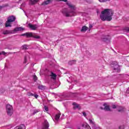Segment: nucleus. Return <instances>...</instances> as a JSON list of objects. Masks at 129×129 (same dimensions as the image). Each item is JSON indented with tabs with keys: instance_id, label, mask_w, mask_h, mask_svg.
Wrapping results in <instances>:
<instances>
[{
	"instance_id": "423d86ee",
	"label": "nucleus",
	"mask_w": 129,
	"mask_h": 129,
	"mask_svg": "<svg viewBox=\"0 0 129 129\" xmlns=\"http://www.w3.org/2000/svg\"><path fill=\"white\" fill-rule=\"evenodd\" d=\"M49 126H50L49 122L47 120H45L42 123V129H49Z\"/></svg>"
},
{
	"instance_id": "1a4fd4ad",
	"label": "nucleus",
	"mask_w": 129,
	"mask_h": 129,
	"mask_svg": "<svg viewBox=\"0 0 129 129\" xmlns=\"http://www.w3.org/2000/svg\"><path fill=\"white\" fill-rule=\"evenodd\" d=\"M73 105L74 106L73 108L75 110V109H77V108L78 109H81L80 106H79V104H77V103H76L75 102L73 103Z\"/></svg>"
},
{
	"instance_id": "2eb2a0df",
	"label": "nucleus",
	"mask_w": 129,
	"mask_h": 129,
	"mask_svg": "<svg viewBox=\"0 0 129 129\" xmlns=\"http://www.w3.org/2000/svg\"><path fill=\"white\" fill-rule=\"evenodd\" d=\"M104 110H107V111H109L110 110V108L109 107V106H107V104L106 103L104 104Z\"/></svg>"
},
{
	"instance_id": "ddd939ff",
	"label": "nucleus",
	"mask_w": 129,
	"mask_h": 129,
	"mask_svg": "<svg viewBox=\"0 0 129 129\" xmlns=\"http://www.w3.org/2000/svg\"><path fill=\"white\" fill-rule=\"evenodd\" d=\"M4 35H9L10 34H13V31L11 30H5L3 31Z\"/></svg>"
},
{
	"instance_id": "58836bf2",
	"label": "nucleus",
	"mask_w": 129,
	"mask_h": 129,
	"mask_svg": "<svg viewBox=\"0 0 129 129\" xmlns=\"http://www.w3.org/2000/svg\"><path fill=\"white\" fill-rule=\"evenodd\" d=\"M3 7L2 6H0V11L2 10V9H3Z\"/></svg>"
},
{
	"instance_id": "f8f14e48",
	"label": "nucleus",
	"mask_w": 129,
	"mask_h": 129,
	"mask_svg": "<svg viewBox=\"0 0 129 129\" xmlns=\"http://www.w3.org/2000/svg\"><path fill=\"white\" fill-rule=\"evenodd\" d=\"M51 3H53V0H46L44 1L42 5V6H44V5H49V4H51Z\"/></svg>"
},
{
	"instance_id": "a19ab883",
	"label": "nucleus",
	"mask_w": 129,
	"mask_h": 129,
	"mask_svg": "<svg viewBox=\"0 0 129 129\" xmlns=\"http://www.w3.org/2000/svg\"><path fill=\"white\" fill-rule=\"evenodd\" d=\"M56 2H61V0H55Z\"/></svg>"
},
{
	"instance_id": "c85d7f7f",
	"label": "nucleus",
	"mask_w": 129,
	"mask_h": 129,
	"mask_svg": "<svg viewBox=\"0 0 129 129\" xmlns=\"http://www.w3.org/2000/svg\"><path fill=\"white\" fill-rule=\"evenodd\" d=\"M39 111H40L39 109L35 110L33 112V114H36V113H37V112H39Z\"/></svg>"
},
{
	"instance_id": "f257e3e1",
	"label": "nucleus",
	"mask_w": 129,
	"mask_h": 129,
	"mask_svg": "<svg viewBox=\"0 0 129 129\" xmlns=\"http://www.w3.org/2000/svg\"><path fill=\"white\" fill-rule=\"evenodd\" d=\"M100 16V18L102 21H108L109 22L112 20L113 16V11L110 9H105L102 11Z\"/></svg>"
},
{
	"instance_id": "9b49d317",
	"label": "nucleus",
	"mask_w": 129,
	"mask_h": 129,
	"mask_svg": "<svg viewBox=\"0 0 129 129\" xmlns=\"http://www.w3.org/2000/svg\"><path fill=\"white\" fill-rule=\"evenodd\" d=\"M50 76V79L56 80V78L57 77V75H56V74L53 73V72H51Z\"/></svg>"
},
{
	"instance_id": "f704fd0d",
	"label": "nucleus",
	"mask_w": 129,
	"mask_h": 129,
	"mask_svg": "<svg viewBox=\"0 0 129 129\" xmlns=\"http://www.w3.org/2000/svg\"><path fill=\"white\" fill-rule=\"evenodd\" d=\"M112 108L114 109V108H116V106H115V105H112Z\"/></svg>"
},
{
	"instance_id": "c756f323",
	"label": "nucleus",
	"mask_w": 129,
	"mask_h": 129,
	"mask_svg": "<svg viewBox=\"0 0 129 129\" xmlns=\"http://www.w3.org/2000/svg\"><path fill=\"white\" fill-rule=\"evenodd\" d=\"M124 125H122L120 126H119V129H124Z\"/></svg>"
},
{
	"instance_id": "f03ea898",
	"label": "nucleus",
	"mask_w": 129,
	"mask_h": 129,
	"mask_svg": "<svg viewBox=\"0 0 129 129\" xmlns=\"http://www.w3.org/2000/svg\"><path fill=\"white\" fill-rule=\"evenodd\" d=\"M68 6H69V8L71 9V10H66L62 12V13L64 16L66 17H73V16H75V7L74 6L72 5L71 3H67Z\"/></svg>"
},
{
	"instance_id": "bb28decb",
	"label": "nucleus",
	"mask_w": 129,
	"mask_h": 129,
	"mask_svg": "<svg viewBox=\"0 0 129 129\" xmlns=\"http://www.w3.org/2000/svg\"><path fill=\"white\" fill-rule=\"evenodd\" d=\"M124 110V108H122V107H120V109H118V111H123Z\"/></svg>"
},
{
	"instance_id": "5701e85b",
	"label": "nucleus",
	"mask_w": 129,
	"mask_h": 129,
	"mask_svg": "<svg viewBox=\"0 0 129 129\" xmlns=\"http://www.w3.org/2000/svg\"><path fill=\"white\" fill-rule=\"evenodd\" d=\"M28 46L27 45L25 44L23 46H22V48L23 50H27L28 49Z\"/></svg>"
},
{
	"instance_id": "9d476101",
	"label": "nucleus",
	"mask_w": 129,
	"mask_h": 129,
	"mask_svg": "<svg viewBox=\"0 0 129 129\" xmlns=\"http://www.w3.org/2000/svg\"><path fill=\"white\" fill-rule=\"evenodd\" d=\"M33 34H34V33H33V32L26 33V38H33Z\"/></svg>"
},
{
	"instance_id": "dca6fc26",
	"label": "nucleus",
	"mask_w": 129,
	"mask_h": 129,
	"mask_svg": "<svg viewBox=\"0 0 129 129\" xmlns=\"http://www.w3.org/2000/svg\"><path fill=\"white\" fill-rule=\"evenodd\" d=\"M24 28L19 27H17L14 29V31L16 32H18L19 31H24Z\"/></svg>"
},
{
	"instance_id": "37998d69",
	"label": "nucleus",
	"mask_w": 129,
	"mask_h": 129,
	"mask_svg": "<svg viewBox=\"0 0 129 129\" xmlns=\"http://www.w3.org/2000/svg\"><path fill=\"white\" fill-rule=\"evenodd\" d=\"M0 55H2V52H0Z\"/></svg>"
},
{
	"instance_id": "0eeeda50",
	"label": "nucleus",
	"mask_w": 129,
	"mask_h": 129,
	"mask_svg": "<svg viewBox=\"0 0 129 129\" xmlns=\"http://www.w3.org/2000/svg\"><path fill=\"white\" fill-rule=\"evenodd\" d=\"M102 41L103 42H106V43H109L110 38L109 36H103L101 37Z\"/></svg>"
},
{
	"instance_id": "a211bd4d",
	"label": "nucleus",
	"mask_w": 129,
	"mask_h": 129,
	"mask_svg": "<svg viewBox=\"0 0 129 129\" xmlns=\"http://www.w3.org/2000/svg\"><path fill=\"white\" fill-rule=\"evenodd\" d=\"M60 115H61L60 113H58L55 115V119L56 120V121H58L59 120V118H60Z\"/></svg>"
},
{
	"instance_id": "393cba45",
	"label": "nucleus",
	"mask_w": 129,
	"mask_h": 129,
	"mask_svg": "<svg viewBox=\"0 0 129 129\" xmlns=\"http://www.w3.org/2000/svg\"><path fill=\"white\" fill-rule=\"evenodd\" d=\"M100 3H106V2H110V0H98Z\"/></svg>"
},
{
	"instance_id": "6ab92c4d",
	"label": "nucleus",
	"mask_w": 129,
	"mask_h": 129,
	"mask_svg": "<svg viewBox=\"0 0 129 129\" xmlns=\"http://www.w3.org/2000/svg\"><path fill=\"white\" fill-rule=\"evenodd\" d=\"M113 69L116 72H120V70L118 68V66H116V67L114 68Z\"/></svg>"
},
{
	"instance_id": "a878e982",
	"label": "nucleus",
	"mask_w": 129,
	"mask_h": 129,
	"mask_svg": "<svg viewBox=\"0 0 129 129\" xmlns=\"http://www.w3.org/2000/svg\"><path fill=\"white\" fill-rule=\"evenodd\" d=\"M33 80H34V81L38 80V78L37 77V76L36 75H33Z\"/></svg>"
},
{
	"instance_id": "4468645a",
	"label": "nucleus",
	"mask_w": 129,
	"mask_h": 129,
	"mask_svg": "<svg viewBox=\"0 0 129 129\" xmlns=\"http://www.w3.org/2000/svg\"><path fill=\"white\" fill-rule=\"evenodd\" d=\"M29 5H36L39 2V0H30Z\"/></svg>"
},
{
	"instance_id": "b1692460",
	"label": "nucleus",
	"mask_w": 129,
	"mask_h": 129,
	"mask_svg": "<svg viewBox=\"0 0 129 129\" xmlns=\"http://www.w3.org/2000/svg\"><path fill=\"white\" fill-rule=\"evenodd\" d=\"M27 95L28 96H34V94L32 93L31 92H28Z\"/></svg>"
},
{
	"instance_id": "e433bc0d",
	"label": "nucleus",
	"mask_w": 129,
	"mask_h": 129,
	"mask_svg": "<svg viewBox=\"0 0 129 129\" xmlns=\"http://www.w3.org/2000/svg\"><path fill=\"white\" fill-rule=\"evenodd\" d=\"M33 96H34V97H35V98H38V97L39 96L38 95H33Z\"/></svg>"
},
{
	"instance_id": "cd10ccee",
	"label": "nucleus",
	"mask_w": 129,
	"mask_h": 129,
	"mask_svg": "<svg viewBox=\"0 0 129 129\" xmlns=\"http://www.w3.org/2000/svg\"><path fill=\"white\" fill-rule=\"evenodd\" d=\"M49 108H48V106H44V111H48Z\"/></svg>"
},
{
	"instance_id": "aec40b11",
	"label": "nucleus",
	"mask_w": 129,
	"mask_h": 129,
	"mask_svg": "<svg viewBox=\"0 0 129 129\" xmlns=\"http://www.w3.org/2000/svg\"><path fill=\"white\" fill-rule=\"evenodd\" d=\"M45 86H43V85H39L38 87V89H40V90H44V89H45Z\"/></svg>"
},
{
	"instance_id": "6e6552de",
	"label": "nucleus",
	"mask_w": 129,
	"mask_h": 129,
	"mask_svg": "<svg viewBox=\"0 0 129 129\" xmlns=\"http://www.w3.org/2000/svg\"><path fill=\"white\" fill-rule=\"evenodd\" d=\"M89 121L90 124H92V125H93L92 126L93 128H96V127H95V122H94V120L93 119H89Z\"/></svg>"
},
{
	"instance_id": "20e7f679",
	"label": "nucleus",
	"mask_w": 129,
	"mask_h": 129,
	"mask_svg": "<svg viewBox=\"0 0 129 129\" xmlns=\"http://www.w3.org/2000/svg\"><path fill=\"white\" fill-rule=\"evenodd\" d=\"M6 111H7V115L9 116H12V115L13 114V111H14L13 106L10 104L7 105Z\"/></svg>"
},
{
	"instance_id": "c9c22d12",
	"label": "nucleus",
	"mask_w": 129,
	"mask_h": 129,
	"mask_svg": "<svg viewBox=\"0 0 129 129\" xmlns=\"http://www.w3.org/2000/svg\"><path fill=\"white\" fill-rule=\"evenodd\" d=\"M126 93H127V94H129V87L127 89V90L126 91Z\"/></svg>"
},
{
	"instance_id": "4c0bfd02",
	"label": "nucleus",
	"mask_w": 129,
	"mask_h": 129,
	"mask_svg": "<svg viewBox=\"0 0 129 129\" xmlns=\"http://www.w3.org/2000/svg\"><path fill=\"white\" fill-rule=\"evenodd\" d=\"M60 2H64V3H66V2H67V0H60Z\"/></svg>"
},
{
	"instance_id": "79ce46f5",
	"label": "nucleus",
	"mask_w": 129,
	"mask_h": 129,
	"mask_svg": "<svg viewBox=\"0 0 129 129\" xmlns=\"http://www.w3.org/2000/svg\"><path fill=\"white\" fill-rule=\"evenodd\" d=\"M90 28H92V26H90Z\"/></svg>"
},
{
	"instance_id": "473e14b6",
	"label": "nucleus",
	"mask_w": 129,
	"mask_h": 129,
	"mask_svg": "<svg viewBox=\"0 0 129 129\" xmlns=\"http://www.w3.org/2000/svg\"><path fill=\"white\" fill-rule=\"evenodd\" d=\"M125 31H126L127 32H129V28L128 27H126L125 28Z\"/></svg>"
},
{
	"instance_id": "7ed1b4c3",
	"label": "nucleus",
	"mask_w": 129,
	"mask_h": 129,
	"mask_svg": "<svg viewBox=\"0 0 129 129\" xmlns=\"http://www.w3.org/2000/svg\"><path fill=\"white\" fill-rule=\"evenodd\" d=\"M16 21V17L14 16H11L8 18L7 21L5 23V27H12L11 24Z\"/></svg>"
},
{
	"instance_id": "ea45409f",
	"label": "nucleus",
	"mask_w": 129,
	"mask_h": 129,
	"mask_svg": "<svg viewBox=\"0 0 129 129\" xmlns=\"http://www.w3.org/2000/svg\"><path fill=\"white\" fill-rule=\"evenodd\" d=\"M21 36H26V33L22 34Z\"/></svg>"
},
{
	"instance_id": "7c9ffc66",
	"label": "nucleus",
	"mask_w": 129,
	"mask_h": 129,
	"mask_svg": "<svg viewBox=\"0 0 129 129\" xmlns=\"http://www.w3.org/2000/svg\"><path fill=\"white\" fill-rule=\"evenodd\" d=\"M1 54H2V55H7V52H6L5 51H2Z\"/></svg>"
},
{
	"instance_id": "412c9836",
	"label": "nucleus",
	"mask_w": 129,
	"mask_h": 129,
	"mask_svg": "<svg viewBox=\"0 0 129 129\" xmlns=\"http://www.w3.org/2000/svg\"><path fill=\"white\" fill-rule=\"evenodd\" d=\"M87 30H88V28H87L86 26H83L81 31V32H85L86 31H87Z\"/></svg>"
},
{
	"instance_id": "72a5a7b5",
	"label": "nucleus",
	"mask_w": 129,
	"mask_h": 129,
	"mask_svg": "<svg viewBox=\"0 0 129 129\" xmlns=\"http://www.w3.org/2000/svg\"><path fill=\"white\" fill-rule=\"evenodd\" d=\"M24 63H27V57H25Z\"/></svg>"
},
{
	"instance_id": "4be33fe9",
	"label": "nucleus",
	"mask_w": 129,
	"mask_h": 129,
	"mask_svg": "<svg viewBox=\"0 0 129 129\" xmlns=\"http://www.w3.org/2000/svg\"><path fill=\"white\" fill-rule=\"evenodd\" d=\"M32 38H34L35 39H40V36L36 35V34L33 33L32 35Z\"/></svg>"
},
{
	"instance_id": "39448f33",
	"label": "nucleus",
	"mask_w": 129,
	"mask_h": 129,
	"mask_svg": "<svg viewBox=\"0 0 129 129\" xmlns=\"http://www.w3.org/2000/svg\"><path fill=\"white\" fill-rule=\"evenodd\" d=\"M28 27L30 30H32V31H36V30L39 28V26L38 25L32 24L31 23L28 24Z\"/></svg>"
},
{
	"instance_id": "2f4dec72",
	"label": "nucleus",
	"mask_w": 129,
	"mask_h": 129,
	"mask_svg": "<svg viewBox=\"0 0 129 129\" xmlns=\"http://www.w3.org/2000/svg\"><path fill=\"white\" fill-rule=\"evenodd\" d=\"M82 113L84 116H85V117H86V113L85 112H83Z\"/></svg>"
},
{
	"instance_id": "f3484780",
	"label": "nucleus",
	"mask_w": 129,
	"mask_h": 129,
	"mask_svg": "<svg viewBox=\"0 0 129 129\" xmlns=\"http://www.w3.org/2000/svg\"><path fill=\"white\" fill-rule=\"evenodd\" d=\"M76 63V60H70L69 61V65H74V64Z\"/></svg>"
}]
</instances>
